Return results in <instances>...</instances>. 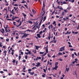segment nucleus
<instances>
[{
  "mask_svg": "<svg viewBox=\"0 0 79 79\" xmlns=\"http://www.w3.org/2000/svg\"><path fill=\"white\" fill-rule=\"evenodd\" d=\"M37 25H35L32 28V29L33 30L34 29H35V28L37 27Z\"/></svg>",
  "mask_w": 79,
  "mask_h": 79,
  "instance_id": "obj_14",
  "label": "nucleus"
},
{
  "mask_svg": "<svg viewBox=\"0 0 79 79\" xmlns=\"http://www.w3.org/2000/svg\"><path fill=\"white\" fill-rule=\"evenodd\" d=\"M70 50L71 51H73V50H74V49L73 48H71L70 49Z\"/></svg>",
  "mask_w": 79,
  "mask_h": 79,
  "instance_id": "obj_53",
  "label": "nucleus"
},
{
  "mask_svg": "<svg viewBox=\"0 0 79 79\" xmlns=\"http://www.w3.org/2000/svg\"><path fill=\"white\" fill-rule=\"evenodd\" d=\"M75 74L76 75V77H78V76H77V74L76 73H75Z\"/></svg>",
  "mask_w": 79,
  "mask_h": 79,
  "instance_id": "obj_50",
  "label": "nucleus"
},
{
  "mask_svg": "<svg viewBox=\"0 0 79 79\" xmlns=\"http://www.w3.org/2000/svg\"><path fill=\"white\" fill-rule=\"evenodd\" d=\"M6 40L7 42H8V41H9V39L7 38V39H6Z\"/></svg>",
  "mask_w": 79,
  "mask_h": 79,
  "instance_id": "obj_48",
  "label": "nucleus"
},
{
  "mask_svg": "<svg viewBox=\"0 0 79 79\" xmlns=\"http://www.w3.org/2000/svg\"><path fill=\"white\" fill-rule=\"evenodd\" d=\"M71 33V31H69V30L67 31V33H66L65 34V35H66V34H68V35H69V34H70Z\"/></svg>",
  "mask_w": 79,
  "mask_h": 79,
  "instance_id": "obj_2",
  "label": "nucleus"
},
{
  "mask_svg": "<svg viewBox=\"0 0 79 79\" xmlns=\"http://www.w3.org/2000/svg\"><path fill=\"white\" fill-rule=\"evenodd\" d=\"M28 23L30 24H32V22L31 21H28Z\"/></svg>",
  "mask_w": 79,
  "mask_h": 79,
  "instance_id": "obj_31",
  "label": "nucleus"
},
{
  "mask_svg": "<svg viewBox=\"0 0 79 79\" xmlns=\"http://www.w3.org/2000/svg\"><path fill=\"white\" fill-rule=\"evenodd\" d=\"M43 74L44 75H42V77H45L46 75L45 74V73H43Z\"/></svg>",
  "mask_w": 79,
  "mask_h": 79,
  "instance_id": "obj_18",
  "label": "nucleus"
},
{
  "mask_svg": "<svg viewBox=\"0 0 79 79\" xmlns=\"http://www.w3.org/2000/svg\"><path fill=\"white\" fill-rule=\"evenodd\" d=\"M20 53H21V54L22 55H23V54H24V53L23 52H20Z\"/></svg>",
  "mask_w": 79,
  "mask_h": 79,
  "instance_id": "obj_38",
  "label": "nucleus"
},
{
  "mask_svg": "<svg viewBox=\"0 0 79 79\" xmlns=\"http://www.w3.org/2000/svg\"><path fill=\"white\" fill-rule=\"evenodd\" d=\"M23 19H22V22L21 23V21L20 23V24H19V25H20L21 26V24H22V23H23Z\"/></svg>",
  "mask_w": 79,
  "mask_h": 79,
  "instance_id": "obj_19",
  "label": "nucleus"
},
{
  "mask_svg": "<svg viewBox=\"0 0 79 79\" xmlns=\"http://www.w3.org/2000/svg\"><path fill=\"white\" fill-rule=\"evenodd\" d=\"M43 6H45V2H44V1H43Z\"/></svg>",
  "mask_w": 79,
  "mask_h": 79,
  "instance_id": "obj_52",
  "label": "nucleus"
},
{
  "mask_svg": "<svg viewBox=\"0 0 79 79\" xmlns=\"http://www.w3.org/2000/svg\"><path fill=\"white\" fill-rule=\"evenodd\" d=\"M13 23L15 26H16V22H14Z\"/></svg>",
  "mask_w": 79,
  "mask_h": 79,
  "instance_id": "obj_46",
  "label": "nucleus"
},
{
  "mask_svg": "<svg viewBox=\"0 0 79 79\" xmlns=\"http://www.w3.org/2000/svg\"><path fill=\"white\" fill-rule=\"evenodd\" d=\"M70 2H72V3H74V0H71L70 1Z\"/></svg>",
  "mask_w": 79,
  "mask_h": 79,
  "instance_id": "obj_37",
  "label": "nucleus"
},
{
  "mask_svg": "<svg viewBox=\"0 0 79 79\" xmlns=\"http://www.w3.org/2000/svg\"><path fill=\"white\" fill-rule=\"evenodd\" d=\"M21 56H19V60H21Z\"/></svg>",
  "mask_w": 79,
  "mask_h": 79,
  "instance_id": "obj_28",
  "label": "nucleus"
},
{
  "mask_svg": "<svg viewBox=\"0 0 79 79\" xmlns=\"http://www.w3.org/2000/svg\"><path fill=\"white\" fill-rule=\"evenodd\" d=\"M40 54H44V52H40Z\"/></svg>",
  "mask_w": 79,
  "mask_h": 79,
  "instance_id": "obj_29",
  "label": "nucleus"
},
{
  "mask_svg": "<svg viewBox=\"0 0 79 79\" xmlns=\"http://www.w3.org/2000/svg\"><path fill=\"white\" fill-rule=\"evenodd\" d=\"M68 71H69V68H68L67 69V68L66 67L65 73H66V71H67V72H68Z\"/></svg>",
  "mask_w": 79,
  "mask_h": 79,
  "instance_id": "obj_6",
  "label": "nucleus"
},
{
  "mask_svg": "<svg viewBox=\"0 0 79 79\" xmlns=\"http://www.w3.org/2000/svg\"><path fill=\"white\" fill-rule=\"evenodd\" d=\"M27 58H28L27 56V55H26L25 56V58L26 60H27Z\"/></svg>",
  "mask_w": 79,
  "mask_h": 79,
  "instance_id": "obj_21",
  "label": "nucleus"
},
{
  "mask_svg": "<svg viewBox=\"0 0 79 79\" xmlns=\"http://www.w3.org/2000/svg\"><path fill=\"white\" fill-rule=\"evenodd\" d=\"M42 33H43V31H41L40 32V34H41Z\"/></svg>",
  "mask_w": 79,
  "mask_h": 79,
  "instance_id": "obj_58",
  "label": "nucleus"
},
{
  "mask_svg": "<svg viewBox=\"0 0 79 79\" xmlns=\"http://www.w3.org/2000/svg\"><path fill=\"white\" fill-rule=\"evenodd\" d=\"M56 24V22L55 21H54L52 24Z\"/></svg>",
  "mask_w": 79,
  "mask_h": 79,
  "instance_id": "obj_54",
  "label": "nucleus"
},
{
  "mask_svg": "<svg viewBox=\"0 0 79 79\" xmlns=\"http://www.w3.org/2000/svg\"><path fill=\"white\" fill-rule=\"evenodd\" d=\"M0 73H4V72L3 71H1L0 72Z\"/></svg>",
  "mask_w": 79,
  "mask_h": 79,
  "instance_id": "obj_59",
  "label": "nucleus"
},
{
  "mask_svg": "<svg viewBox=\"0 0 79 79\" xmlns=\"http://www.w3.org/2000/svg\"><path fill=\"white\" fill-rule=\"evenodd\" d=\"M58 62H56L55 63V66H58Z\"/></svg>",
  "mask_w": 79,
  "mask_h": 79,
  "instance_id": "obj_11",
  "label": "nucleus"
},
{
  "mask_svg": "<svg viewBox=\"0 0 79 79\" xmlns=\"http://www.w3.org/2000/svg\"><path fill=\"white\" fill-rule=\"evenodd\" d=\"M69 47H73V46H72V45H69Z\"/></svg>",
  "mask_w": 79,
  "mask_h": 79,
  "instance_id": "obj_61",
  "label": "nucleus"
},
{
  "mask_svg": "<svg viewBox=\"0 0 79 79\" xmlns=\"http://www.w3.org/2000/svg\"><path fill=\"white\" fill-rule=\"evenodd\" d=\"M23 62H25L26 61V60H23Z\"/></svg>",
  "mask_w": 79,
  "mask_h": 79,
  "instance_id": "obj_63",
  "label": "nucleus"
},
{
  "mask_svg": "<svg viewBox=\"0 0 79 79\" xmlns=\"http://www.w3.org/2000/svg\"><path fill=\"white\" fill-rule=\"evenodd\" d=\"M26 1H22V2H21V3H26Z\"/></svg>",
  "mask_w": 79,
  "mask_h": 79,
  "instance_id": "obj_40",
  "label": "nucleus"
},
{
  "mask_svg": "<svg viewBox=\"0 0 79 79\" xmlns=\"http://www.w3.org/2000/svg\"><path fill=\"white\" fill-rule=\"evenodd\" d=\"M37 35L39 38H40V37H41V36H40V34H37Z\"/></svg>",
  "mask_w": 79,
  "mask_h": 79,
  "instance_id": "obj_7",
  "label": "nucleus"
},
{
  "mask_svg": "<svg viewBox=\"0 0 79 79\" xmlns=\"http://www.w3.org/2000/svg\"><path fill=\"white\" fill-rule=\"evenodd\" d=\"M46 18H47V17L46 16H44L43 18V22H44V21H45V20L46 19Z\"/></svg>",
  "mask_w": 79,
  "mask_h": 79,
  "instance_id": "obj_10",
  "label": "nucleus"
},
{
  "mask_svg": "<svg viewBox=\"0 0 79 79\" xmlns=\"http://www.w3.org/2000/svg\"><path fill=\"white\" fill-rule=\"evenodd\" d=\"M48 56L49 58H50V57H51V56L50 55V54H48Z\"/></svg>",
  "mask_w": 79,
  "mask_h": 79,
  "instance_id": "obj_45",
  "label": "nucleus"
},
{
  "mask_svg": "<svg viewBox=\"0 0 79 79\" xmlns=\"http://www.w3.org/2000/svg\"><path fill=\"white\" fill-rule=\"evenodd\" d=\"M44 72L45 73H46V70L45 69H43Z\"/></svg>",
  "mask_w": 79,
  "mask_h": 79,
  "instance_id": "obj_51",
  "label": "nucleus"
},
{
  "mask_svg": "<svg viewBox=\"0 0 79 79\" xmlns=\"http://www.w3.org/2000/svg\"><path fill=\"white\" fill-rule=\"evenodd\" d=\"M28 53L29 54V55H32V53L31 52V51H29L28 52Z\"/></svg>",
  "mask_w": 79,
  "mask_h": 79,
  "instance_id": "obj_26",
  "label": "nucleus"
},
{
  "mask_svg": "<svg viewBox=\"0 0 79 79\" xmlns=\"http://www.w3.org/2000/svg\"><path fill=\"white\" fill-rule=\"evenodd\" d=\"M35 48L36 50H38L39 48H40V47H39L37 46H35Z\"/></svg>",
  "mask_w": 79,
  "mask_h": 79,
  "instance_id": "obj_13",
  "label": "nucleus"
},
{
  "mask_svg": "<svg viewBox=\"0 0 79 79\" xmlns=\"http://www.w3.org/2000/svg\"><path fill=\"white\" fill-rule=\"evenodd\" d=\"M2 46H3V45H2V43L0 42V47H2Z\"/></svg>",
  "mask_w": 79,
  "mask_h": 79,
  "instance_id": "obj_30",
  "label": "nucleus"
},
{
  "mask_svg": "<svg viewBox=\"0 0 79 79\" xmlns=\"http://www.w3.org/2000/svg\"><path fill=\"white\" fill-rule=\"evenodd\" d=\"M34 76H37V74H34Z\"/></svg>",
  "mask_w": 79,
  "mask_h": 79,
  "instance_id": "obj_64",
  "label": "nucleus"
},
{
  "mask_svg": "<svg viewBox=\"0 0 79 79\" xmlns=\"http://www.w3.org/2000/svg\"><path fill=\"white\" fill-rule=\"evenodd\" d=\"M63 4H67V3H66V2H64Z\"/></svg>",
  "mask_w": 79,
  "mask_h": 79,
  "instance_id": "obj_41",
  "label": "nucleus"
},
{
  "mask_svg": "<svg viewBox=\"0 0 79 79\" xmlns=\"http://www.w3.org/2000/svg\"><path fill=\"white\" fill-rule=\"evenodd\" d=\"M5 29V31L6 32H8V30H7V27H8V25H6V26L5 27H4Z\"/></svg>",
  "mask_w": 79,
  "mask_h": 79,
  "instance_id": "obj_4",
  "label": "nucleus"
},
{
  "mask_svg": "<svg viewBox=\"0 0 79 79\" xmlns=\"http://www.w3.org/2000/svg\"><path fill=\"white\" fill-rule=\"evenodd\" d=\"M27 31H29V32L31 31V32H33V31L32 30H29V29H28L27 30Z\"/></svg>",
  "mask_w": 79,
  "mask_h": 79,
  "instance_id": "obj_20",
  "label": "nucleus"
},
{
  "mask_svg": "<svg viewBox=\"0 0 79 79\" xmlns=\"http://www.w3.org/2000/svg\"><path fill=\"white\" fill-rule=\"evenodd\" d=\"M14 6H18V5L17 4H15V5H14Z\"/></svg>",
  "mask_w": 79,
  "mask_h": 79,
  "instance_id": "obj_42",
  "label": "nucleus"
},
{
  "mask_svg": "<svg viewBox=\"0 0 79 79\" xmlns=\"http://www.w3.org/2000/svg\"><path fill=\"white\" fill-rule=\"evenodd\" d=\"M25 54H26V55H29V52H25Z\"/></svg>",
  "mask_w": 79,
  "mask_h": 79,
  "instance_id": "obj_49",
  "label": "nucleus"
},
{
  "mask_svg": "<svg viewBox=\"0 0 79 79\" xmlns=\"http://www.w3.org/2000/svg\"><path fill=\"white\" fill-rule=\"evenodd\" d=\"M3 70L4 71H6V72H7V71H8V70H7V69H3Z\"/></svg>",
  "mask_w": 79,
  "mask_h": 79,
  "instance_id": "obj_56",
  "label": "nucleus"
},
{
  "mask_svg": "<svg viewBox=\"0 0 79 79\" xmlns=\"http://www.w3.org/2000/svg\"><path fill=\"white\" fill-rule=\"evenodd\" d=\"M74 55H76V56H78L77 54H76V52L74 53Z\"/></svg>",
  "mask_w": 79,
  "mask_h": 79,
  "instance_id": "obj_39",
  "label": "nucleus"
},
{
  "mask_svg": "<svg viewBox=\"0 0 79 79\" xmlns=\"http://www.w3.org/2000/svg\"><path fill=\"white\" fill-rule=\"evenodd\" d=\"M12 62L13 63H16V60L14 59L13 60Z\"/></svg>",
  "mask_w": 79,
  "mask_h": 79,
  "instance_id": "obj_22",
  "label": "nucleus"
},
{
  "mask_svg": "<svg viewBox=\"0 0 79 79\" xmlns=\"http://www.w3.org/2000/svg\"><path fill=\"white\" fill-rule=\"evenodd\" d=\"M29 35V34H24L23 36H24V37H27V35Z\"/></svg>",
  "mask_w": 79,
  "mask_h": 79,
  "instance_id": "obj_8",
  "label": "nucleus"
},
{
  "mask_svg": "<svg viewBox=\"0 0 79 79\" xmlns=\"http://www.w3.org/2000/svg\"><path fill=\"white\" fill-rule=\"evenodd\" d=\"M16 21H17V23H19V22H20V19H19L18 20H16Z\"/></svg>",
  "mask_w": 79,
  "mask_h": 79,
  "instance_id": "obj_32",
  "label": "nucleus"
},
{
  "mask_svg": "<svg viewBox=\"0 0 79 79\" xmlns=\"http://www.w3.org/2000/svg\"><path fill=\"white\" fill-rule=\"evenodd\" d=\"M40 26H39L38 25V26L36 27H37V28L38 29L39 31V28H40Z\"/></svg>",
  "mask_w": 79,
  "mask_h": 79,
  "instance_id": "obj_27",
  "label": "nucleus"
},
{
  "mask_svg": "<svg viewBox=\"0 0 79 79\" xmlns=\"http://www.w3.org/2000/svg\"><path fill=\"white\" fill-rule=\"evenodd\" d=\"M46 53H48V48H46Z\"/></svg>",
  "mask_w": 79,
  "mask_h": 79,
  "instance_id": "obj_12",
  "label": "nucleus"
},
{
  "mask_svg": "<svg viewBox=\"0 0 79 79\" xmlns=\"http://www.w3.org/2000/svg\"><path fill=\"white\" fill-rule=\"evenodd\" d=\"M37 64H38V65H39H39L40 64V62H38Z\"/></svg>",
  "mask_w": 79,
  "mask_h": 79,
  "instance_id": "obj_43",
  "label": "nucleus"
},
{
  "mask_svg": "<svg viewBox=\"0 0 79 79\" xmlns=\"http://www.w3.org/2000/svg\"><path fill=\"white\" fill-rule=\"evenodd\" d=\"M65 46H64L62 48H60V49L59 50V52H63V51H64L65 50Z\"/></svg>",
  "mask_w": 79,
  "mask_h": 79,
  "instance_id": "obj_1",
  "label": "nucleus"
},
{
  "mask_svg": "<svg viewBox=\"0 0 79 79\" xmlns=\"http://www.w3.org/2000/svg\"><path fill=\"white\" fill-rule=\"evenodd\" d=\"M75 62H76L77 61V59H75Z\"/></svg>",
  "mask_w": 79,
  "mask_h": 79,
  "instance_id": "obj_55",
  "label": "nucleus"
},
{
  "mask_svg": "<svg viewBox=\"0 0 79 79\" xmlns=\"http://www.w3.org/2000/svg\"><path fill=\"white\" fill-rule=\"evenodd\" d=\"M37 58H38V59H39V60H41V57H37Z\"/></svg>",
  "mask_w": 79,
  "mask_h": 79,
  "instance_id": "obj_44",
  "label": "nucleus"
},
{
  "mask_svg": "<svg viewBox=\"0 0 79 79\" xmlns=\"http://www.w3.org/2000/svg\"><path fill=\"white\" fill-rule=\"evenodd\" d=\"M63 55V53L60 52L58 54V55H59V56H60V55Z\"/></svg>",
  "mask_w": 79,
  "mask_h": 79,
  "instance_id": "obj_25",
  "label": "nucleus"
},
{
  "mask_svg": "<svg viewBox=\"0 0 79 79\" xmlns=\"http://www.w3.org/2000/svg\"><path fill=\"white\" fill-rule=\"evenodd\" d=\"M58 66H55V67L53 68V69L56 70V69H58Z\"/></svg>",
  "mask_w": 79,
  "mask_h": 79,
  "instance_id": "obj_9",
  "label": "nucleus"
},
{
  "mask_svg": "<svg viewBox=\"0 0 79 79\" xmlns=\"http://www.w3.org/2000/svg\"><path fill=\"white\" fill-rule=\"evenodd\" d=\"M50 64V61H49L48 60V64H47V65H48V64Z\"/></svg>",
  "mask_w": 79,
  "mask_h": 79,
  "instance_id": "obj_60",
  "label": "nucleus"
},
{
  "mask_svg": "<svg viewBox=\"0 0 79 79\" xmlns=\"http://www.w3.org/2000/svg\"><path fill=\"white\" fill-rule=\"evenodd\" d=\"M59 9H60V10H63V9L62 8V6H60Z\"/></svg>",
  "mask_w": 79,
  "mask_h": 79,
  "instance_id": "obj_23",
  "label": "nucleus"
},
{
  "mask_svg": "<svg viewBox=\"0 0 79 79\" xmlns=\"http://www.w3.org/2000/svg\"><path fill=\"white\" fill-rule=\"evenodd\" d=\"M28 73L30 74V75H34V72H33L32 73L31 72H28Z\"/></svg>",
  "mask_w": 79,
  "mask_h": 79,
  "instance_id": "obj_5",
  "label": "nucleus"
},
{
  "mask_svg": "<svg viewBox=\"0 0 79 79\" xmlns=\"http://www.w3.org/2000/svg\"><path fill=\"white\" fill-rule=\"evenodd\" d=\"M59 60H60V61H63V60H62V59L61 58H59Z\"/></svg>",
  "mask_w": 79,
  "mask_h": 79,
  "instance_id": "obj_35",
  "label": "nucleus"
},
{
  "mask_svg": "<svg viewBox=\"0 0 79 79\" xmlns=\"http://www.w3.org/2000/svg\"><path fill=\"white\" fill-rule=\"evenodd\" d=\"M31 71V69H29L28 70V71L29 72H30V71Z\"/></svg>",
  "mask_w": 79,
  "mask_h": 79,
  "instance_id": "obj_57",
  "label": "nucleus"
},
{
  "mask_svg": "<svg viewBox=\"0 0 79 79\" xmlns=\"http://www.w3.org/2000/svg\"><path fill=\"white\" fill-rule=\"evenodd\" d=\"M23 70H25L26 69V67H25L24 66H23Z\"/></svg>",
  "mask_w": 79,
  "mask_h": 79,
  "instance_id": "obj_34",
  "label": "nucleus"
},
{
  "mask_svg": "<svg viewBox=\"0 0 79 79\" xmlns=\"http://www.w3.org/2000/svg\"><path fill=\"white\" fill-rule=\"evenodd\" d=\"M48 38L49 40H50V38H51V37H50V36H48Z\"/></svg>",
  "mask_w": 79,
  "mask_h": 79,
  "instance_id": "obj_62",
  "label": "nucleus"
},
{
  "mask_svg": "<svg viewBox=\"0 0 79 79\" xmlns=\"http://www.w3.org/2000/svg\"><path fill=\"white\" fill-rule=\"evenodd\" d=\"M44 18V17H41V19L40 21V23H39L38 26H40V25H41V23H42V22L43 20V19Z\"/></svg>",
  "mask_w": 79,
  "mask_h": 79,
  "instance_id": "obj_3",
  "label": "nucleus"
},
{
  "mask_svg": "<svg viewBox=\"0 0 79 79\" xmlns=\"http://www.w3.org/2000/svg\"><path fill=\"white\" fill-rule=\"evenodd\" d=\"M32 12L33 13V14H35V10H34V9H32Z\"/></svg>",
  "mask_w": 79,
  "mask_h": 79,
  "instance_id": "obj_15",
  "label": "nucleus"
},
{
  "mask_svg": "<svg viewBox=\"0 0 79 79\" xmlns=\"http://www.w3.org/2000/svg\"><path fill=\"white\" fill-rule=\"evenodd\" d=\"M47 52H45L43 55V56H45L46 55H47Z\"/></svg>",
  "mask_w": 79,
  "mask_h": 79,
  "instance_id": "obj_47",
  "label": "nucleus"
},
{
  "mask_svg": "<svg viewBox=\"0 0 79 79\" xmlns=\"http://www.w3.org/2000/svg\"><path fill=\"white\" fill-rule=\"evenodd\" d=\"M42 26L43 27L42 28V29H44L45 27V24H43Z\"/></svg>",
  "mask_w": 79,
  "mask_h": 79,
  "instance_id": "obj_17",
  "label": "nucleus"
},
{
  "mask_svg": "<svg viewBox=\"0 0 79 79\" xmlns=\"http://www.w3.org/2000/svg\"><path fill=\"white\" fill-rule=\"evenodd\" d=\"M42 13H44V14H45V10H44V9L43 10V12H42Z\"/></svg>",
  "mask_w": 79,
  "mask_h": 79,
  "instance_id": "obj_33",
  "label": "nucleus"
},
{
  "mask_svg": "<svg viewBox=\"0 0 79 79\" xmlns=\"http://www.w3.org/2000/svg\"><path fill=\"white\" fill-rule=\"evenodd\" d=\"M64 11L65 13H68V10H67V9H65Z\"/></svg>",
  "mask_w": 79,
  "mask_h": 79,
  "instance_id": "obj_16",
  "label": "nucleus"
},
{
  "mask_svg": "<svg viewBox=\"0 0 79 79\" xmlns=\"http://www.w3.org/2000/svg\"><path fill=\"white\" fill-rule=\"evenodd\" d=\"M44 6H43L42 9L41 10H42V11L44 10Z\"/></svg>",
  "mask_w": 79,
  "mask_h": 79,
  "instance_id": "obj_36",
  "label": "nucleus"
},
{
  "mask_svg": "<svg viewBox=\"0 0 79 79\" xmlns=\"http://www.w3.org/2000/svg\"><path fill=\"white\" fill-rule=\"evenodd\" d=\"M22 14L23 15V16H24V17H25V18L26 17V15L24 14V13H23Z\"/></svg>",
  "mask_w": 79,
  "mask_h": 79,
  "instance_id": "obj_24",
  "label": "nucleus"
}]
</instances>
